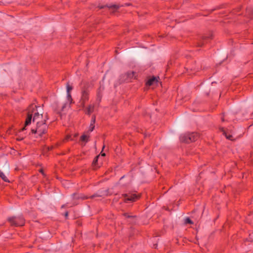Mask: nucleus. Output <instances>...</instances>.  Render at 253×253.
<instances>
[{
    "label": "nucleus",
    "mask_w": 253,
    "mask_h": 253,
    "mask_svg": "<svg viewBox=\"0 0 253 253\" xmlns=\"http://www.w3.org/2000/svg\"><path fill=\"white\" fill-rule=\"evenodd\" d=\"M123 196L125 197L124 201L125 202H134L138 199V197L135 194H124Z\"/></svg>",
    "instance_id": "39448f33"
},
{
    "label": "nucleus",
    "mask_w": 253,
    "mask_h": 253,
    "mask_svg": "<svg viewBox=\"0 0 253 253\" xmlns=\"http://www.w3.org/2000/svg\"><path fill=\"white\" fill-rule=\"evenodd\" d=\"M184 223L192 224L193 223V222L189 217H187L185 219Z\"/></svg>",
    "instance_id": "f3484780"
},
{
    "label": "nucleus",
    "mask_w": 253,
    "mask_h": 253,
    "mask_svg": "<svg viewBox=\"0 0 253 253\" xmlns=\"http://www.w3.org/2000/svg\"><path fill=\"white\" fill-rule=\"evenodd\" d=\"M95 122V117L94 116H93L92 118V120H91L90 124L94 125Z\"/></svg>",
    "instance_id": "aec40b11"
},
{
    "label": "nucleus",
    "mask_w": 253,
    "mask_h": 253,
    "mask_svg": "<svg viewBox=\"0 0 253 253\" xmlns=\"http://www.w3.org/2000/svg\"><path fill=\"white\" fill-rule=\"evenodd\" d=\"M67 93H70V91L72 90L73 87L70 85L69 83L66 84Z\"/></svg>",
    "instance_id": "4468645a"
},
{
    "label": "nucleus",
    "mask_w": 253,
    "mask_h": 253,
    "mask_svg": "<svg viewBox=\"0 0 253 253\" xmlns=\"http://www.w3.org/2000/svg\"><path fill=\"white\" fill-rule=\"evenodd\" d=\"M199 135L197 133H187L181 135L180 140L182 142L189 143L196 141Z\"/></svg>",
    "instance_id": "f03ea898"
},
{
    "label": "nucleus",
    "mask_w": 253,
    "mask_h": 253,
    "mask_svg": "<svg viewBox=\"0 0 253 253\" xmlns=\"http://www.w3.org/2000/svg\"><path fill=\"white\" fill-rule=\"evenodd\" d=\"M221 120H222V122H224V118H222L221 119Z\"/></svg>",
    "instance_id": "c756f323"
},
{
    "label": "nucleus",
    "mask_w": 253,
    "mask_h": 253,
    "mask_svg": "<svg viewBox=\"0 0 253 253\" xmlns=\"http://www.w3.org/2000/svg\"><path fill=\"white\" fill-rule=\"evenodd\" d=\"M18 140H22L23 139V138H17Z\"/></svg>",
    "instance_id": "bb28decb"
},
{
    "label": "nucleus",
    "mask_w": 253,
    "mask_h": 253,
    "mask_svg": "<svg viewBox=\"0 0 253 253\" xmlns=\"http://www.w3.org/2000/svg\"><path fill=\"white\" fill-rule=\"evenodd\" d=\"M89 96V90L85 88H83L81 91V99L79 101L80 105L82 107H84L86 101L88 100Z\"/></svg>",
    "instance_id": "20e7f679"
},
{
    "label": "nucleus",
    "mask_w": 253,
    "mask_h": 253,
    "mask_svg": "<svg viewBox=\"0 0 253 253\" xmlns=\"http://www.w3.org/2000/svg\"><path fill=\"white\" fill-rule=\"evenodd\" d=\"M8 221L12 225L15 226H23L25 223V220L22 216L9 217Z\"/></svg>",
    "instance_id": "7ed1b4c3"
},
{
    "label": "nucleus",
    "mask_w": 253,
    "mask_h": 253,
    "mask_svg": "<svg viewBox=\"0 0 253 253\" xmlns=\"http://www.w3.org/2000/svg\"><path fill=\"white\" fill-rule=\"evenodd\" d=\"M67 99L69 102L70 104L72 103L73 99L71 95V93H67Z\"/></svg>",
    "instance_id": "2eb2a0df"
},
{
    "label": "nucleus",
    "mask_w": 253,
    "mask_h": 253,
    "mask_svg": "<svg viewBox=\"0 0 253 253\" xmlns=\"http://www.w3.org/2000/svg\"><path fill=\"white\" fill-rule=\"evenodd\" d=\"M62 208H64V205H63V206H62Z\"/></svg>",
    "instance_id": "473e14b6"
},
{
    "label": "nucleus",
    "mask_w": 253,
    "mask_h": 253,
    "mask_svg": "<svg viewBox=\"0 0 253 253\" xmlns=\"http://www.w3.org/2000/svg\"><path fill=\"white\" fill-rule=\"evenodd\" d=\"M107 192V191H105L103 193L102 192H100L99 193L95 194L92 195L90 198L92 199V198H94L97 197H102L103 196L106 195Z\"/></svg>",
    "instance_id": "9d476101"
},
{
    "label": "nucleus",
    "mask_w": 253,
    "mask_h": 253,
    "mask_svg": "<svg viewBox=\"0 0 253 253\" xmlns=\"http://www.w3.org/2000/svg\"><path fill=\"white\" fill-rule=\"evenodd\" d=\"M81 140L82 141H84L85 142H86L88 141V136L87 135H83L81 137Z\"/></svg>",
    "instance_id": "dca6fc26"
},
{
    "label": "nucleus",
    "mask_w": 253,
    "mask_h": 253,
    "mask_svg": "<svg viewBox=\"0 0 253 253\" xmlns=\"http://www.w3.org/2000/svg\"><path fill=\"white\" fill-rule=\"evenodd\" d=\"M40 171L41 173H43V170H42V169H41V170H40Z\"/></svg>",
    "instance_id": "cd10ccee"
},
{
    "label": "nucleus",
    "mask_w": 253,
    "mask_h": 253,
    "mask_svg": "<svg viewBox=\"0 0 253 253\" xmlns=\"http://www.w3.org/2000/svg\"><path fill=\"white\" fill-rule=\"evenodd\" d=\"M68 215V212H66V213H65V216L66 217H67Z\"/></svg>",
    "instance_id": "5701e85b"
},
{
    "label": "nucleus",
    "mask_w": 253,
    "mask_h": 253,
    "mask_svg": "<svg viewBox=\"0 0 253 253\" xmlns=\"http://www.w3.org/2000/svg\"><path fill=\"white\" fill-rule=\"evenodd\" d=\"M185 139H188V137H185Z\"/></svg>",
    "instance_id": "2f4dec72"
},
{
    "label": "nucleus",
    "mask_w": 253,
    "mask_h": 253,
    "mask_svg": "<svg viewBox=\"0 0 253 253\" xmlns=\"http://www.w3.org/2000/svg\"><path fill=\"white\" fill-rule=\"evenodd\" d=\"M126 75L128 79H131L134 77V73L133 72H128L127 73Z\"/></svg>",
    "instance_id": "ddd939ff"
},
{
    "label": "nucleus",
    "mask_w": 253,
    "mask_h": 253,
    "mask_svg": "<svg viewBox=\"0 0 253 253\" xmlns=\"http://www.w3.org/2000/svg\"><path fill=\"white\" fill-rule=\"evenodd\" d=\"M158 82V81L157 78L155 77H153L147 81L146 83V85L148 86L154 85L157 84Z\"/></svg>",
    "instance_id": "423d86ee"
},
{
    "label": "nucleus",
    "mask_w": 253,
    "mask_h": 253,
    "mask_svg": "<svg viewBox=\"0 0 253 253\" xmlns=\"http://www.w3.org/2000/svg\"><path fill=\"white\" fill-rule=\"evenodd\" d=\"M0 177L4 181L9 182L8 179L7 178V177L4 175V174L1 170H0Z\"/></svg>",
    "instance_id": "f8f14e48"
},
{
    "label": "nucleus",
    "mask_w": 253,
    "mask_h": 253,
    "mask_svg": "<svg viewBox=\"0 0 253 253\" xmlns=\"http://www.w3.org/2000/svg\"><path fill=\"white\" fill-rule=\"evenodd\" d=\"M101 156H105V153H101Z\"/></svg>",
    "instance_id": "b1692460"
},
{
    "label": "nucleus",
    "mask_w": 253,
    "mask_h": 253,
    "mask_svg": "<svg viewBox=\"0 0 253 253\" xmlns=\"http://www.w3.org/2000/svg\"><path fill=\"white\" fill-rule=\"evenodd\" d=\"M99 157V155L96 156L93 160L92 164L94 166H96V165L98 162V159Z\"/></svg>",
    "instance_id": "a211bd4d"
},
{
    "label": "nucleus",
    "mask_w": 253,
    "mask_h": 253,
    "mask_svg": "<svg viewBox=\"0 0 253 253\" xmlns=\"http://www.w3.org/2000/svg\"><path fill=\"white\" fill-rule=\"evenodd\" d=\"M104 148H105V146L104 145V146H103V148H102V149H103Z\"/></svg>",
    "instance_id": "7c9ffc66"
},
{
    "label": "nucleus",
    "mask_w": 253,
    "mask_h": 253,
    "mask_svg": "<svg viewBox=\"0 0 253 253\" xmlns=\"http://www.w3.org/2000/svg\"><path fill=\"white\" fill-rule=\"evenodd\" d=\"M203 44V43L202 42H199V43H198V46H202V44Z\"/></svg>",
    "instance_id": "4be33fe9"
},
{
    "label": "nucleus",
    "mask_w": 253,
    "mask_h": 253,
    "mask_svg": "<svg viewBox=\"0 0 253 253\" xmlns=\"http://www.w3.org/2000/svg\"><path fill=\"white\" fill-rule=\"evenodd\" d=\"M124 215L126 216V217H128V218L134 217V216L128 215H127V213H125Z\"/></svg>",
    "instance_id": "412c9836"
},
{
    "label": "nucleus",
    "mask_w": 253,
    "mask_h": 253,
    "mask_svg": "<svg viewBox=\"0 0 253 253\" xmlns=\"http://www.w3.org/2000/svg\"><path fill=\"white\" fill-rule=\"evenodd\" d=\"M48 119V116H44L40 114L37 110V106L32 104L27 108V116L25 123V126L22 130L26 129V126L31 124L32 120L36 123V127L32 128L31 131L33 133H38L40 136L45 133L47 129L48 126L46 121Z\"/></svg>",
    "instance_id": "f257e3e1"
},
{
    "label": "nucleus",
    "mask_w": 253,
    "mask_h": 253,
    "mask_svg": "<svg viewBox=\"0 0 253 253\" xmlns=\"http://www.w3.org/2000/svg\"><path fill=\"white\" fill-rule=\"evenodd\" d=\"M207 38H208L207 37L205 36V37H203V39L204 40V39H206Z\"/></svg>",
    "instance_id": "a878e982"
},
{
    "label": "nucleus",
    "mask_w": 253,
    "mask_h": 253,
    "mask_svg": "<svg viewBox=\"0 0 253 253\" xmlns=\"http://www.w3.org/2000/svg\"><path fill=\"white\" fill-rule=\"evenodd\" d=\"M65 105H66V104H65V105L62 107V109H64V108H65Z\"/></svg>",
    "instance_id": "c85d7f7f"
},
{
    "label": "nucleus",
    "mask_w": 253,
    "mask_h": 253,
    "mask_svg": "<svg viewBox=\"0 0 253 253\" xmlns=\"http://www.w3.org/2000/svg\"><path fill=\"white\" fill-rule=\"evenodd\" d=\"M70 136H67L66 137V139L67 140H68V139H70Z\"/></svg>",
    "instance_id": "393cba45"
},
{
    "label": "nucleus",
    "mask_w": 253,
    "mask_h": 253,
    "mask_svg": "<svg viewBox=\"0 0 253 253\" xmlns=\"http://www.w3.org/2000/svg\"><path fill=\"white\" fill-rule=\"evenodd\" d=\"M94 105L92 104L89 105L86 109L85 113L87 115H90L94 111Z\"/></svg>",
    "instance_id": "1a4fd4ad"
},
{
    "label": "nucleus",
    "mask_w": 253,
    "mask_h": 253,
    "mask_svg": "<svg viewBox=\"0 0 253 253\" xmlns=\"http://www.w3.org/2000/svg\"><path fill=\"white\" fill-rule=\"evenodd\" d=\"M105 7H108L110 9H114V10H117L119 8V5L116 4H113V5H102L100 6H99L100 9H102L104 8Z\"/></svg>",
    "instance_id": "6e6552de"
},
{
    "label": "nucleus",
    "mask_w": 253,
    "mask_h": 253,
    "mask_svg": "<svg viewBox=\"0 0 253 253\" xmlns=\"http://www.w3.org/2000/svg\"><path fill=\"white\" fill-rule=\"evenodd\" d=\"M94 128V125L90 124L89 128V130L90 131H92Z\"/></svg>",
    "instance_id": "6ab92c4d"
},
{
    "label": "nucleus",
    "mask_w": 253,
    "mask_h": 253,
    "mask_svg": "<svg viewBox=\"0 0 253 253\" xmlns=\"http://www.w3.org/2000/svg\"><path fill=\"white\" fill-rule=\"evenodd\" d=\"M221 131H222V132H223V134L226 136V137L227 139H229V140H232V137H233V136H232V135H230V134L227 135V133H226V132L225 131V130H224V128H221Z\"/></svg>",
    "instance_id": "9b49d317"
},
{
    "label": "nucleus",
    "mask_w": 253,
    "mask_h": 253,
    "mask_svg": "<svg viewBox=\"0 0 253 253\" xmlns=\"http://www.w3.org/2000/svg\"><path fill=\"white\" fill-rule=\"evenodd\" d=\"M72 197L74 199H81L82 200H84V199H86L88 198L87 197L84 196L82 194H76V193L73 194L72 195Z\"/></svg>",
    "instance_id": "0eeeda50"
}]
</instances>
